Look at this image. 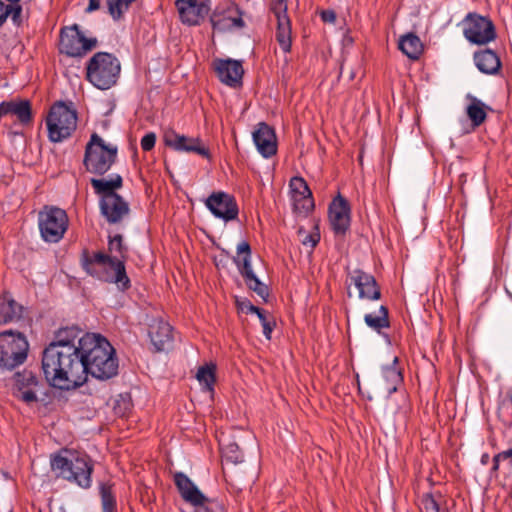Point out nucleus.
<instances>
[{
	"instance_id": "1",
	"label": "nucleus",
	"mask_w": 512,
	"mask_h": 512,
	"mask_svg": "<svg viewBox=\"0 0 512 512\" xmlns=\"http://www.w3.org/2000/svg\"><path fill=\"white\" fill-rule=\"evenodd\" d=\"M82 337L77 346L48 344L42 352L41 367L50 387L70 391L86 382L82 364Z\"/></svg>"
},
{
	"instance_id": "2",
	"label": "nucleus",
	"mask_w": 512,
	"mask_h": 512,
	"mask_svg": "<svg viewBox=\"0 0 512 512\" xmlns=\"http://www.w3.org/2000/svg\"><path fill=\"white\" fill-rule=\"evenodd\" d=\"M128 247L123 243V236H108V253L90 252L83 248L80 265L91 277L108 284H115L120 292L128 291L132 284L126 271Z\"/></svg>"
},
{
	"instance_id": "3",
	"label": "nucleus",
	"mask_w": 512,
	"mask_h": 512,
	"mask_svg": "<svg viewBox=\"0 0 512 512\" xmlns=\"http://www.w3.org/2000/svg\"><path fill=\"white\" fill-rule=\"evenodd\" d=\"M82 364L84 375L98 380H109L118 374L119 362L111 343L102 335L86 333L82 336Z\"/></svg>"
},
{
	"instance_id": "4",
	"label": "nucleus",
	"mask_w": 512,
	"mask_h": 512,
	"mask_svg": "<svg viewBox=\"0 0 512 512\" xmlns=\"http://www.w3.org/2000/svg\"><path fill=\"white\" fill-rule=\"evenodd\" d=\"M50 466L57 478L75 484L82 489L92 486L94 463L90 456L76 450L61 448L50 455Z\"/></svg>"
},
{
	"instance_id": "5",
	"label": "nucleus",
	"mask_w": 512,
	"mask_h": 512,
	"mask_svg": "<svg viewBox=\"0 0 512 512\" xmlns=\"http://www.w3.org/2000/svg\"><path fill=\"white\" fill-rule=\"evenodd\" d=\"M94 192L101 196L99 207L101 214L110 224L119 223L130 212L129 204L116 191L123 186L120 174H113L110 179L91 178Z\"/></svg>"
},
{
	"instance_id": "6",
	"label": "nucleus",
	"mask_w": 512,
	"mask_h": 512,
	"mask_svg": "<svg viewBox=\"0 0 512 512\" xmlns=\"http://www.w3.org/2000/svg\"><path fill=\"white\" fill-rule=\"evenodd\" d=\"M77 120V111L71 101H56L45 119L48 139L59 143L70 138L77 128Z\"/></svg>"
},
{
	"instance_id": "7",
	"label": "nucleus",
	"mask_w": 512,
	"mask_h": 512,
	"mask_svg": "<svg viewBox=\"0 0 512 512\" xmlns=\"http://www.w3.org/2000/svg\"><path fill=\"white\" fill-rule=\"evenodd\" d=\"M121 65L116 56L108 52L95 53L87 63L86 78L96 88L110 89L119 78Z\"/></svg>"
},
{
	"instance_id": "8",
	"label": "nucleus",
	"mask_w": 512,
	"mask_h": 512,
	"mask_svg": "<svg viewBox=\"0 0 512 512\" xmlns=\"http://www.w3.org/2000/svg\"><path fill=\"white\" fill-rule=\"evenodd\" d=\"M117 153V146L106 144L102 137L94 132L86 144L83 165L88 172L103 176L115 164Z\"/></svg>"
},
{
	"instance_id": "9",
	"label": "nucleus",
	"mask_w": 512,
	"mask_h": 512,
	"mask_svg": "<svg viewBox=\"0 0 512 512\" xmlns=\"http://www.w3.org/2000/svg\"><path fill=\"white\" fill-rule=\"evenodd\" d=\"M29 342L26 336L12 329L0 332V370L13 371L28 357Z\"/></svg>"
},
{
	"instance_id": "10",
	"label": "nucleus",
	"mask_w": 512,
	"mask_h": 512,
	"mask_svg": "<svg viewBox=\"0 0 512 512\" xmlns=\"http://www.w3.org/2000/svg\"><path fill=\"white\" fill-rule=\"evenodd\" d=\"M69 219L65 210L56 206H45L38 215L40 235L45 242H59L68 229Z\"/></svg>"
},
{
	"instance_id": "11",
	"label": "nucleus",
	"mask_w": 512,
	"mask_h": 512,
	"mask_svg": "<svg viewBox=\"0 0 512 512\" xmlns=\"http://www.w3.org/2000/svg\"><path fill=\"white\" fill-rule=\"evenodd\" d=\"M463 35L475 45H486L497 37L496 28L489 17L470 12L463 20Z\"/></svg>"
},
{
	"instance_id": "12",
	"label": "nucleus",
	"mask_w": 512,
	"mask_h": 512,
	"mask_svg": "<svg viewBox=\"0 0 512 512\" xmlns=\"http://www.w3.org/2000/svg\"><path fill=\"white\" fill-rule=\"evenodd\" d=\"M97 45L96 38H87L74 24L65 27L60 32L59 51L69 57H82Z\"/></svg>"
},
{
	"instance_id": "13",
	"label": "nucleus",
	"mask_w": 512,
	"mask_h": 512,
	"mask_svg": "<svg viewBox=\"0 0 512 512\" xmlns=\"http://www.w3.org/2000/svg\"><path fill=\"white\" fill-rule=\"evenodd\" d=\"M205 206L212 215L224 222L236 220L239 207L236 198L224 191H214L205 200Z\"/></svg>"
},
{
	"instance_id": "14",
	"label": "nucleus",
	"mask_w": 512,
	"mask_h": 512,
	"mask_svg": "<svg viewBox=\"0 0 512 512\" xmlns=\"http://www.w3.org/2000/svg\"><path fill=\"white\" fill-rule=\"evenodd\" d=\"M331 229L336 236L344 237L350 229L351 207L340 193L333 198L328 208Z\"/></svg>"
},
{
	"instance_id": "15",
	"label": "nucleus",
	"mask_w": 512,
	"mask_h": 512,
	"mask_svg": "<svg viewBox=\"0 0 512 512\" xmlns=\"http://www.w3.org/2000/svg\"><path fill=\"white\" fill-rule=\"evenodd\" d=\"M211 0H176L180 21L188 26H198L210 12Z\"/></svg>"
},
{
	"instance_id": "16",
	"label": "nucleus",
	"mask_w": 512,
	"mask_h": 512,
	"mask_svg": "<svg viewBox=\"0 0 512 512\" xmlns=\"http://www.w3.org/2000/svg\"><path fill=\"white\" fill-rule=\"evenodd\" d=\"M212 65L216 76L223 84L231 88L242 86L244 75L242 61L231 58H216Z\"/></svg>"
},
{
	"instance_id": "17",
	"label": "nucleus",
	"mask_w": 512,
	"mask_h": 512,
	"mask_svg": "<svg viewBox=\"0 0 512 512\" xmlns=\"http://www.w3.org/2000/svg\"><path fill=\"white\" fill-rule=\"evenodd\" d=\"M163 142L166 146L174 149L175 151L193 152L207 159L211 156L209 149L203 146L202 141L199 138L180 135L172 129L167 130L164 133Z\"/></svg>"
},
{
	"instance_id": "18",
	"label": "nucleus",
	"mask_w": 512,
	"mask_h": 512,
	"mask_svg": "<svg viewBox=\"0 0 512 512\" xmlns=\"http://www.w3.org/2000/svg\"><path fill=\"white\" fill-rule=\"evenodd\" d=\"M243 12L235 5L234 8H228L224 11H213L210 15V23L213 31L225 33L233 30L234 28H243L245 22L242 19Z\"/></svg>"
},
{
	"instance_id": "19",
	"label": "nucleus",
	"mask_w": 512,
	"mask_h": 512,
	"mask_svg": "<svg viewBox=\"0 0 512 512\" xmlns=\"http://www.w3.org/2000/svg\"><path fill=\"white\" fill-rule=\"evenodd\" d=\"M252 136L258 152L264 158H270L277 153V138L275 130L266 122L258 123Z\"/></svg>"
},
{
	"instance_id": "20",
	"label": "nucleus",
	"mask_w": 512,
	"mask_h": 512,
	"mask_svg": "<svg viewBox=\"0 0 512 512\" xmlns=\"http://www.w3.org/2000/svg\"><path fill=\"white\" fill-rule=\"evenodd\" d=\"M351 281L359 291L360 299L379 300L382 296L376 278L362 269H355L351 275Z\"/></svg>"
},
{
	"instance_id": "21",
	"label": "nucleus",
	"mask_w": 512,
	"mask_h": 512,
	"mask_svg": "<svg viewBox=\"0 0 512 512\" xmlns=\"http://www.w3.org/2000/svg\"><path fill=\"white\" fill-rule=\"evenodd\" d=\"M174 483L183 500L193 506H203L205 502L211 501L183 472L174 474Z\"/></svg>"
},
{
	"instance_id": "22",
	"label": "nucleus",
	"mask_w": 512,
	"mask_h": 512,
	"mask_svg": "<svg viewBox=\"0 0 512 512\" xmlns=\"http://www.w3.org/2000/svg\"><path fill=\"white\" fill-rule=\"evenodd\" d=\"M148 335L154 352H161L173 342V327L162 319H154L149 325Z\"/></svg>"
},
{
	"instance_id": "23",
	"label": "nucleus",
	"mask_w": 512,
	"mask_h": 512,
	"mask_svg": "<svg viewBox=\"0 0 512 512\" xmlns=\"http://www.w3.org/2000/svg\"><path fill=\"white\" fill-rule=\"evenodd\" d=\"M473 59L478 70L487 75L500 72L502 62L499 55L492 49H482L474 52Z\"/></svg>"
},
{
	"instance_id": "24",
	"label": "nucleus",
	"mask_w": 512,
	"mask_h": 512,
	"mask_svg": "<svg viewBox=\"0 0 512 512\" xmlns=\"http://www.w3.org/2000/svg\"><path fill=\"white\" fill-rule=\"evenodd\" d=\"M23 306L17 303L10 292L5 291L0 296V325L19 320L22 317Z\"/></svg>"
},
{
	"instance_id": "25",
	"label": "nucleus",
	"mask_w": 512,
	"mask_h": 512,
	"mask_svg": "<svg viewBox=\"0 0 512 512\" xmlns=\"http://www.w3.org/2000/svg\"><path fill=\"white\" fill-rule=\"evenodd\" d=\"M364 322L370 329L383 336L386 341L390 343L389 335L383 332V329L389 328L391 326L389 319V309L387 306L381 305L378 308L377 313L365 314Z\"/></svg>"
},
{
	"instance_id": "26",
	"label": "nucleus",
	"mask_w": 512,
	"mask_h": 512,
	"mask_svg": "<svg viewBox=\"0 0 512 512\" xmlns=\"http://www.w3.org/2000/svg\"><path fill=\"white\" fill-rule=\"evenodd\" d=\"M252 250L251 245L247 241H242L237 245V256L232 257V261L237 266L240 275L245 280L252 277L253 271L251 264Z\"/></svg>"
},
{
	"instance_id": "27",
	"label": "nucleus",
	"mask_w": 512,
	"mask_h": 512,
	"mask_svg": "<svg viewBox=\"0 0 512 512\" xmlns=\"http://www.w3.org/2000/svg\"><path fill=\"white\" fill-rule=\"evenodd\" d=\"M398 48L411 60H418L423 53V44L420 38L412 32L401 36Z\"/></svg>"
},
{
	"instance_id": "28",
	"label": "nucleus",
	"mask_w": 512,
	"mask_h": 512,
	"mask_svg": "<svg viewBox=\"0 0 512 512\" xmlns=\"http://www.w3.org/2000/svg\"><path fill=\"white\" fill-rule=\"evenodd\" d=\"M398 362V357H394L390 365L382 367V374L386 382V389L388 395H391L392 393L396 392L398 386L403 383V373L402 369L397 366Z\"/></svg>"
},
{
	"instance_id": "29",
	"label": "nucleus",
	"mask_w": 512,
	"mask_h": 512,
	"mask_svg": "<svg viewBox=\"0 0 512 512\" xmlns=\"http://www.w3.org/2000/svg\"><path fill=\"white\" fill-rule=\"evenodd\" d=\"M84 334L83 330L77 325L61 327L55 331L54 340L49 344L60 345L64 342L65 346H77L78 340Z\"/></svg>"
},
{
	"instance_id": "30",
	"label": "nucleus",
	"mask_w": 512,
	"mask_h": 512,
	"mask_svg": "<svg viewBox=\"0 0 512 512\" xmlns=\"http://www.w3.org/2000/svg\"><path fill=\"white\" fill-rule=\"evenodd\" d=\"M497 417L504 426L512 427V387L508 388L505 393L500 394Z\"/></svg>"
},
{
	"instance_id": "31",
	"label": "nucleus",
	"mask_w": 512,
	"mask_h": 512,
	"mask_svg": "<svg viewBox=\"0 0 512 512\" xmlns=\"http://www.w3.org/2000/svg\"><path fill=\"white\" fill-rule=\"evenodd\" d=\"M291 20L283 19L279 17L277 20V28H276V40L281 47V49L288 53L291 51L292 47V37H291Z\"/></svg>"
},
{
	"instance_id": "32",
	"label": "nucleus",
	"mask_w": 512,
	"mask_h": 512,
	"mask_svg": "<svg viewBox=\"0 0 512 512\" xmlns=\"http://www.w3.org/2000/svg\"><path fill=\"white\" fill-rule=\"evenodd\" d=\"M216 365L214 363L205 364L198 368L196 378L202 385V389L207 392H214L216 383Z\"/></svg>"
},
{
	"instance_id": "33",
	"label": "nucleus",
	"mask_w": 512,
	"mask_h": 512,
	"mask_svg": "<svg viewBox=\"0 0 512 512\" xmlns=\"http://www.w3.org/2000/svg\"><path fill=\"white\" fill-rule=\"evenodd\" d=\"M10 114L15 115L22 125H29L33 120L32 107L30 101H11Z\"/></svg>"
},
{
	"instance_id": "34",
	"label": "nucleus",
	"mask_w": 512,
	"mask_h": 512,
	"mask_svg": "<svg viewBox=\"0 0 512 512\" xmlns=\"http://www.w3.org/2000/svg\"><path fill=\"white\" fill-rule=\"evenodd\" d=\"M486 105L479 99L472 97L471 103L467 107V116L470 119L473 127L482 125L486 118Z\"/></svg>"
},
{
	"instance_id": "35",
	"label": "nucleus",
	"mask_w": 512,
	"mask_h": 512,
	"mask_svg": "<svg viewBox=\"0 0 512 512\" xmlns=\"http://www.w3.org/2000/svg\"><path fill=\"white\" fill-rule=\"evenodd\" d=\"M444 496L440 491L424 493L420 499V512H440Z\"/></svg>"
},
{
	"instance_id": "36",
	"label": "nucleus",
	"mask_w": 512,
	"mask_h": 512,
	"mask_svg": "<svg viewBox=\"0 0 512 512\" xmlns=\"http://www.w3.org/2000/svg\"><path fill=\"white\" fill-rule=\"evenodd\" d=\"M112 488L113 484L109 482L100 483L99 494L101 498L102 512H116L117 502Z\"/></svg>"
},
{
	"instance_id": "37",
	"label": "nucleus",
	"mask_w": 512,
	"mask_h": 512,
	"mask_svg": "<svg viewBox=\"0 0 512 512\" xmlns=\"http://www.w3.org/2000/svg\"><path fill=\"white\" fill-rule=\"evenodd\" d=\"M222 460L234 465L244 462V454L236 442L221 445Z\"/></svg>"
},
{
	"instance_id": "38",
	"label": "nucleus",
	"mask_w": 512,
	"mask_h": 512,
	"mask_svg": "<svg viewBox=\"0 0 512 512\" xmlns=\"http://www.w3.org/2000/svg\"><path fill=\"white\" fill-rule=\"evenodd\" d=\"M293 207L294 211L298 213H303L305 216L310 214L315 207L313 194L307 195L305 192H301V194L293 193Z\"/></svg>"
},
{
	"instance_id": "39",
	"label": "nucleus",
	"mask_w": 512,
	"mask_h": 512,
	"mask_svg": "<svg viewBox=\"0 0 512 512\" xmlns=\"http://www.w3.org/2000/svg\"><path fill=\"white\" fill-rule=\"evenodd\" d=\"M15 386L18 391L30 387H37L40 384V380L37 375L28 369H24L22 372H16L14 374Z\"/></svg>"
},
{
	"instance_id": "40",
	"label": "nucleus",
	"mask_w": 512,
	"mask_h": 512,
	"mask_svg": "<svg viewBox=\"0 0 512 512\" xmlns=\"http://www.w3.org/2000/svg\"><path fill=\"white\" fill-rule=\"evenodd\" d=\"M135 2L137 0H106L108 13L114 20L118 21L123 18Z\"/></svg>"
},
{
	"instance_id": "41",
	"label": "nucleus",
	"mask_w": 512,
	"mask_h": 512,
	"mask_svg": "<svg viewBox=\"0 0 512 512\" xmlns=\"http://www.w3.org/2000/svg\"><path fill=\"white\" fill-rule=\"evenodd\" d=\"M244 282L247 288L255 292L264 302L268 301L270 295L269 287L255 273L252 274V277H247Z\"/></svg>"
},
{
	"instance_id": "42",
	"label": "nucleus",
	"mask_w": 512,
	"mask_h": 512,
	"mask_svg": "<svg viewBox=\"0 0 512 512\" xmlns=\"http://www.w3.org/2000/svg\"><path fill=\"white\" fill-rule=\"evenodd\" d=\"M133 407L132 399L129 393L120 394L115 400L113 411L118 417L127 416Z\"/></svg>"
},
{
	"instance_id": "43",
	"label": "nucleus",
	"mask_w": 512,
	"mask_h": 512,
	"mask_svg": "<svg viewBox=\"0 0 512 512\" xmlns=\"http://www.w3.org/2000/svg\"><path fill=\"white\" fill-rule=\"evenodd\" d=\"M22 11L23 9L19 2H9V4H7V9L5 10V16L0 19V22L4 21L5 23L7 18L10 16L12 23L16 27H21L23 24Z\"/></svg>"
},
{
	"instance_id": "44",
	"label": "nucleus",
	"mask_w": 512,
	"mask_h": 512,
	"mask_svg": "<svg viewBox=\"0 0 512 512\" xmlns=\"http://www.w3.org/2000/svg\"><path fill=\"white\" fill-rule=\"evenodd\" d=\"M256 315L261 322L265 338L270 340L272 337V332L276 326L275 318L263 308Z\"/></svg>"
},
{
	"instance_id": "45",
	"label": "nucleus",
	"mask_w": 512,
	"mask_h": 512,
	"mask_svg": "<svg viewBox=\"0 0 512 512\" xmlns=\"http://www.w3.org/2000/svg\"><path fill=\"white\" fill-rule=\"evenodd\" d=\"M493 465L491 467V473L496 474L499 470L500 463L505 462L509 467H512V448H509L505 451L499 452L496 455H494L493 459Z\"/></svg>"
},
{
	"instance_id": "46",
	"label": "nucleus",
	"mask_w": 512,
	"mask_h": 512,
	"mask_svg": "<svg viewBox=\"0 0 512 512\" xmlns=\"http://www.w3.org/2000/svg\"><path fill=\"white\" fill-rule=\"evenodd\" d=\"M289 187L291 189V193L301 194V192H305L306 196L311 195V189L309 188L305 179L301 176H294L290 179Z\"/></svg>"
},
{
	"instance_id": "47",
	"label": "nucleus",
	"mask_w": 512,
	"mask_h": 512,
	"mask_svg": "<svg viewBox=\"0 0 512 512\" xmlns=\"http://www.w3.org/2000/svg\"><path fill=\"white\" fill-rule=\"evenodd\" d=\"M270 10L275 15L276 19L280 18L289 19L287 10V0H270Z\"/></svg>"
},
{
	"instance_id": "48",
	"label": "nucleus",
	"mask_w": 512,
	"mask_h": 512,
	"mask_svg": "<svg viewBox=\"0 0 512 512\" xmlns=\"http://www.w3.org/2000/svg\"><path fill=\"white\" fill-rule=\"evenodd\" d=\"M235 306L238 312H245L257 314L262 308L255 306L247 298H241L239 296L234 297Z\"/></svg>"
},
{
	"instance_id": "49",
	"label": "nucleus",
	"mask_w": 512,
	"mask_h": 512,
	"mask_svg": "<svg viewBox=\"0 0 512 512\" xmlns=\"http://www.w3.org/2000/svg\"><path fill=\"white\" fill-rule=\"evenodd\" d=\"M216 248L220 251L219 255L213 256V264L215 267L220 269H226L228 267L229 259L232 258L229 251H227L225 248L221 247L220 245H216Z\"/></svg>"
},
{
	"instance_id": "50",
	"label": "nucleus",
	"mask_w": 512,
	"mask_h": 512,
	"mask_svg": "<svg viewBox=\"0 0 512 512\" xmlns=\"http://www.w3.org/2000/svg\"><path fill=\"white\" fill-rule=\"evenodd\" d=\"M156 144V134L154 132L146 133L140 142L141 148L143 151L148 152L151 151Z\"/></svg>"
},
{
	"instance_id": "51",
	"label": "nucleus",
	"mask_w": 512,
	"mask_h": 512,
	"mask_svg": "<svg viewBox=\"0 0 512 512\" xmlns=\"http://www.w3.org/2000/svg\"><path fill=\"white\" fill-rule=\"evenodd\" d=\"M19 392H20V395L15 394L16 397H18L20 400H22L23 402H25L27 404L38 401L36 392L30 388L23 389L22 391H19Z\"/></svg>"
},
{
	"instance_id": "52",
	"label": "nucleus",
	"mask_w": 512,
	"mask_h": 512,
	"mask_svg": "<svg viewBox=\"0 0 512 512\" xmlns=\"http://www.w3.org/2000/svg\"><path fill=\"white\" fill-rule=\"evenodd\" d=\"M336 12L332 9H325L320 12V18L325 23H335Z\"/></svg>"
},
{
	"instance_id": "53",
	"label": "nucleus",
	"mask_w": 512,
	"mask_h": 512,
	"mask_svg": "<svg viewBox=\"0 0 512 512\" xmlns=\"http://www.w3.org/2000/svg\"><path fill=\"white\" fill-rule=\"evenodd\" d=\"M319 242H320L319 232L310 233L303 240V244L310 243L312 248L316 247Z\"/></svg>"
},
{
	"instance_id": "54",
	"label": "nucleus",
	"mask_w": 512,
	"mask_h": 512,
	"mask_svg": "<svg viewBox=\"0 0 512 512\" xmlns=\"http://www.w3.org/2000/svg\"><path fill=\"white\" fill-rule=\"evenodd\" d=\"M10 104L11 101H3L0 103V119L10 114Z\"/></svg>"
},
{
	"instance_id": "55",
	"label": "nucleus",
	"mask_w": 512,
	"mask_h": 512,
	"mask_svg": "<svg viewBox=\"0 0 512 512\" xmlns=\"http://www.w3.org/2000/svg\"><path fill=\"white\" fill-rule=\"evenodd\" d=\"M101 1L100 0H89L88 7L86 8L87 13H91L100 8Z\"/></svg>"
},
{
	"instance_id": "56",
	"label": "nucleus",
	"mask_w": 512,
	"mask_h": 512,
	"mask_svg": "<svg viewBox=\"0 0 512 512\" xmlns=\"http://www.w3.org/2000/svg\"><path fill=\"white\" fill-rule=\"evenodd\" d=\"M7 9V4L0 0V19L5 16V10ZM4 25V21L0 22V28Z\"/></svg>"
},
{
	"instance_id": "57",
	"label": "nucleus",
	"mask_w": 512,
	"mask_h": 512,
	"mask_svg": "<svg viewBox=\"0 0 512 512\" xmlns=\"http://www.w3.org/2000/svg\"><path fill=\"white\" fill-rule=\"evenodd\" d=\"M489 459H490L489 454L488 453H484L481 456L480 462H481V464L486 465V464H488Z\"/></svg>"
},
{
	"instance_id": "58",
	"label": "nucleus",
	"mask_w": 512,
	"mask_h": 512,
	"mask_svg": "<svg viewBox=\"0 0 512 512\" xmlns=\"http://www.w3.org/2000/svg\"><path fill=\"white\" fill-rule=\"evenodd\" d=\"M202 512H214L212 508L210 507H207V506H203V511Z\"/></svg>"
},
{
	"instance_id": "59",
	"label": "nucleus",
	"mask_w": 512,
	"mask_h": 512,
	"mask_svg": "<svg viewBox=\"0 0 512 512\" xmlns=\"http://www.w3.org/2000/svg\"><path fill=\"white\" fill-rule=\"evenodd\" d=\"M219 511L220 512H226V508H225V505L224 504H219Z\"/></svg>"
},
{
	"instance_id": "60",
	"label": "nucleus",
	"mask_w": 512,
	"mask_h": 512,
	"mask_svg": "<svg viewBox=\"0 0 512 512\" xmlns=\"http://www.w3.org/2000/svg\"><path fill=\"white\" fill-rule=\"evenodd\" d=\"M354 78H355V73L353 71H351L348 79H349V81H352Z\"/></svg>"
},
{
	"instance_id": "61",
	"label": "nucleus",
	"mask_w": 512,
	"mask_h": 512,
	"mask_svg": "<svg viewBox=\"0 0 512 512\" xmlns=\"http://www.w3.org/2000/svg\"><path fill=\"white\" fill-rule=\"evenodd\" d=\"M342 74H343V64L340 67V72H339V75H338V79H340L342 77Z\"/></svg>"
},
{
	"instance_id": "62",
	"label": "nucleus",
	"mask_w": 512,
	"mask_h": 512,
	"mask_svg": "<svg viewBox=\"0 0 512 512\" xmlns=\"http://www.w3.org/2000/svg\"><path fill=\"white\" fill-rule=\"evenodd\" d=\"M356 380H357L358 389L360 391L361 388H360V380H359V376L358 375H356Z\"/></svg>"
},
{
	"instance_id": "63",
	"label": "nucleus",
	"mask_w": 512,
	"mask_h": 512,
	"mask_svg": "<svg viewBox=\"0 0 512 512\" xmlns=\"http://www.w3.org/2000/svg\"><path fill=\"white\" fill-rule=\"evenodd\" d=\"M506 292H507L509 298L512 300V293L510 291H508L507 289H506Z\"/></svg>"
},
{
	"instance_id": "64",
	"label": "nucleus",
	"mask_w": 512,
	"mask_h": 512,
	"mask_svg": "<svg viewBox=\"0 0 512 512\" xmlns=\"http://www.w3.org/2000/svg\"><path fill=\"white\" fill-rule=\"evenodd\" d=\"M7 2H20L21 0H6Z\"/></svg>"
}]
</instances>
